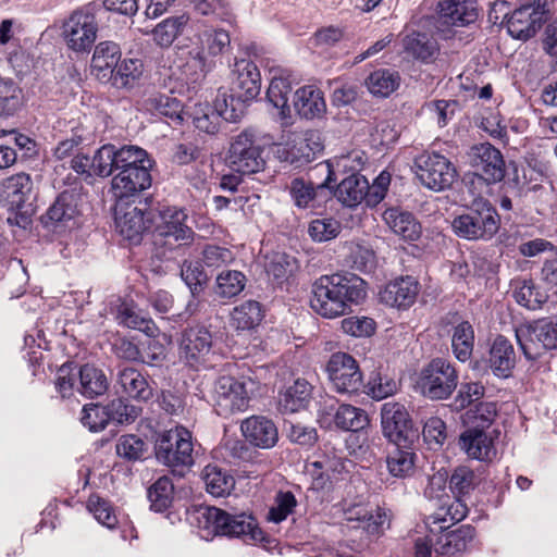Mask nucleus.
I'll return each mask as SVG.
<instances>
[{
    "label": "nucleus",
    "instance_id": "nucleus-28",
    "mask_svg": "<svg viewBox=\"0 0 557 557\" xmlns=\"http://www.w3.org/2000/svg\"><path fill=\"white\" fill-rule=\"evenodd\" d=\"M468 160L476 171L485 173L502 172L505 166L500 151L488 143L473 146L468 153Z\"/></svg>",
    "mask_w": 557,
    "mask_h": 557
},
{
    "label": "nucleus",
    "instance_id": "nucleus-17",
    "mask_svg": "<svg viewBox=\"0 0 557 557\" xmlns=\"http://www.w3.org/2000/svg\"><path fill=\"white\" fill-rule=\"evenodd\" d=\"M212 347L210 331L201 325L191 326L182 333L180 358L189 367L198 368L206 361Z\"/></svg>",
    "mask_w": 557,
    "mask_h": 557
},
{
    "label": "nucleus",
    "instance_id": "nucleus-33",
    "mask_svg": "<svg viewBox=\"0 0 557 557\" xmlns=\"http://www.w3.org/2000/svg\"><path fill=\"white\" fill-rule=\"evenodd\" d=\"M77 392L88 398L103 395L109 386L103 371L88 363L79 368Z\"/></svg>",
    "mask_w": 557,
    "mask_h": 557
},
{
    "label": "nucleus",
    "instance_id": "nucleus-2",
    "mask_svg": "<svg viewBox=\"0 0 557 557\" xmlns=\"http://www.w3.org/2000/svg\"><path fill=\"white\" fill-rule=\"evenodd\" d=\"M156 165L154 159L143 148L125 145L116 149L112 144L101 146L91 159V170L95 174H120L136 171L149 174Z\"/></svg>",
    "mask_w": 557,
    "mask_h": 557
},
{
    "label": "nucleus",
    "instance_id": "nucleus-34",
    "mask_svg": "<svg viewBox=\"0 0 557 557\" xmlns=\"http://www.w3.org/2000/svg\"><path fill=\"white\" fill-rule=\"evenodd\" d=\"M151 176H113L112 191L116 202H127L151 187Z\"/></svg>",
    "mask_w": 557,
    "mask_h": 557
},
{
    "label": "nucleus",
    "instance_id": "nucleus-3",
    "mask_svg": "<svg viewBox=\"0 0 557 557\" xmlns=\"http://www.w3.org/2000/svg\"><path fill=\"white\" fill-rule=\"evenodd\" d=\"M198 525L209 535L230 537H249L256 540L261 531L251 515H230L216 507H205L198 510Z\"/></svg>",
    "mask_w": 557,
    "mask_h": 557
},
{
    "label": "nucleus",
    "instance_id": "nucleus-53",
    "mask_svg": "<svg viewBox=\"0 0 557 557\" xmlns=\"http://www.w3.org/2000/svg\"><path fill=\"white\" fill-rule=\"evenodd\" d=\"M76 213L77 205L74 195L69 190H64L48 209L47 218L54 223H65L71 221Z\"/></svg>",
    "mask_w": 557,
    "mask_h": 557
},
{
    "label": "nucleus",
    "instance_id": "nucleus-50",
    "mask_svg": "<svg viewBox=\"0 0 557 557\" xmlns=\"http://www.w3.org/2000/svg\"><path fill=\"white\" fill-rule=\"evenodd\" d=\"M247 278L240 271H222L216 277L215 294L221 298L235 297L244 290Z\"/></svg>",
    "mask_w": 557,
    "mask_h": 557
},
{
    "label": "nucleus",
    "instance_id": "nucleus-13",
    "mask_svg": "<svg viewBox=\"0 0 557 557\" xmlns=\"http://www.w3.org/2000/svg\"><path fill=\"white\" fill-rule=\"evenodd\" d=\"M381 428L383 435L394 445L411 444L417 436L408 410L396 401L382 405Z\"/></svg>",
    "mask_w": 557,
    "mask_h": 557
},
{
    "label": "nucleus",
    "instance_id": "nucleus-64",
    "mask_svg": "<svg viewBox=\"0 0 557 557\" xmlns=\"http://www.w3.org/2000/svg\"><path fill=\"white\" fill-rule=\"evenodd\" d=\"M81 421L92 432L102 431L109 423L106 408L95 404L83 407Z\"/></svg>",
    "mask_w": 557,
    "mask_h": 557
},
{
    "label": "nucleus",
    "instance_id": "nucleus-61",
    "mask_svg": "<svg viewBox=\"0 0 557 557\" xmlns=\"http://www.w3.org/2000/svg\"><path fill=\"white\" fill-rule=\"evenodd\" d=\"M201 15H213L221 21H230L232 9L226 0H189Z\"/></svg>",
    "mask_w": 557,
    "mask_h": 557
},
{
    "label": "nucleus",
    "instance_id": "nucleus-27",
    "mask_svg": "<svg viewBox=\"0 0 557 557\" xmlns=\"http://www.w3.org/2000/svg\"><path fill=\"white\" fill-rule=\"evenodd\" d=\"M490 364L495 375L508 377L516 364V354L511 343L504 336H497L490 350Z\"/></svg>",
    "mask_w": 557,
    "mask_h": 557
},
{
    "label": "nucleus",
    "instance_id": "nucleus-55",
    "mask_svg": "<svg viewBox=\"0 0 557 557\" xmlns=\"http://www.w3.org/2000/svg\"><path fill=\"white\" fill-rule=\"evenodd\" d=\"M418 170L429 174H457L454 164L444 156L436 152H424L414 159Z\"/></svg>",
    "mask_w": 557,
    "mask_h": 557
},
{
    "label": "nucleus",
    "instance_id": "nucleus-51",
    "mask_svg": "<svg viewBox=\"0 0 557 557\" xmlns=\"http://www.w3.org/2000/svg\"><path fill=\"white\" fill-rule=\"evenodd\" d=\"M197 39L213 58L225 53L231 47L230 34L222 28H207L197 35Z\"/></svg>",
    "mask_w": 557,
    "mask_h": 557
},
{
    "label": "nucleus",
    "instance_id": "nucleus-1",
    "mask_svg": "<svg viewBox=\"0 0 557 557\" xmlns=\"http://www.w3.org/2000/svg\"><path fill=\"white\" fill-rule=\"evenodd\" d=\"M367 297L366 282L355 274L322 275L312 285L311 308L329 319L346 314Z\"/></svg>",
    "mask_w": 557,
    "mask_h": 557
},
{
    "label": "nucleus",
    "instance_id": "nucleus-38",
    "mask_svg": "<svg viewBox=\"0 0 557 557\" xmlns=\"http://www.w3.org/2000/svg\"><path fill=\"white\" fill-rule=\"evenodd\" d=\"M144 73V64L139 59H125L119 62L112 78L109 81L115 88L131 89L139 82Z\"/></svg>",
    "mask_w": 557,
    "mask_h": 557
},
{
    "label": "nucleus",
    "instance_id": "nucleus-56",
    "mask_svg": "<svg viewBox=\"0 0 557 557\" xmlns=\"http://www.w3.org/2000/svg\"><path fill=\"white\" fill-rule=\"evenodd\" d=\"M78 379V371H75V367L72 362L62 364L55 373L54 388L57 394L62 399L71 398L75 391H77L76 381Z\"/></svg>",
    "mask_w": 557,
    "mask_h": 557
},
{
    "label": "nucleus",
    "instance_id": "nucleus-29",
    "mask_svg": "<svg viewBox=\"0 0 557 557\" xmlns=\"http://www.w3.org/2000/svg\"><path fill=\"white\" fill-rule=\"evenodd\" d=\"M408 445H395L386 457L387 470L395 478L405 479L416 471L417 454Z\"/></svg>",
    "mask_w": 557,
    "mask_h": 557
},
{
    "label": "nucleus",
    "instance_id": "nucleus-15",
    "mask_svg": "<svg viewBox=\"0 0 557 557\" xmlns=\"http://www.w3.org/2000/svg\"><path fill=\"white\" fill-rule=\"evenodd\" d=\"M242 117L240 102L236 108L230 107L227 95L223 92L216 96L213 107L206 103L195 110L194 125L203 133L215 134L220 128L221 120L237 122Z\"/></svg>",
    "mask_w": 557,
    "mask_h": 557
},
{
    "label": "nucleus",
    "instance_id": "nucleus-49",
    "mask_svg": "<svg viewBox=\"0 0 557 557\" xmlns=\"http://www.w3.org/2000/svg\"><path fill=\"white\" fill-rule=\"evenodd\" d=\"M516 301L530 310H536L547 301V294L541 290L531 280L518 281L513 290Z\"/></svg>",
    "mask_w": 557,
    "mask_h": 557
},
{
    "label": "nucleus",
    "instance_id": "nucleus-58",
    "mask_svg": "<svg viewBox=\"0 0 557 557\" xmlns=\"http://www.w3.org/2000/svg\"><path fill=\"white\" fill-rule=\"evenodd\" d=\"M108 421H112L119 424L133 422L139 413V409L133 405L126 404L122 397L113 399L107 406Z\"/></svg>",
    "mask_w": 557,
    "mask_h": 557
},
{
    "label": "nucleus",
    "instance_id": "nucleus-11",
    "mask_svg": "<svg viewBox=\"0 0 557 557\" xmlns=\"http://www.w3.org/2000/svg\"><path fill=\"white\" fill-rule=\"evenodd\" d=\"M419 384L423 396L447 399L458 385V373L449 361L436 358L422 370Z\"/></svg>",
    "mask_w": 557,
    "mask_h": 557
},
{
    "label": "nucleus",
    "instance_id": "nucleus-54",
    "mask_svg": "<svg viewBox=\"0 0 557 557\" xmlns=\"http://www.w3.org/2000/svg\"><path fill=\"white\" fill-rule=\"evenodd\" d=\"M174 486L170 478H159L148 490V498L154 511H163L173 500Z\"/></svg>",
    "mask_w": 557,
    "mask_h": 557
},
{
    "label": "nucleus",
    "instance_id": "nucleus-52",
    "mask_svg": "<svg viewBox=\"0 0 557 557\" xmlns=\"http://www.w3.org/2000/svg\"><path fill=\"white\" fill-rule=\"evenodd\" d=\"M474 537V529L471 525H461L460 528L447 532L441 537L442 553L454 555L463 552Z\"/></svg>",
    "mask_w": 557,
    "mask_h": 557
},
{
    "label": "nucleus",
    "instance_id": "nucleus-26",
    "mask_svg": "<svg viewBox=\"0 0 557 557\" xmlns=\"http://www.w3.org/2000/svg\"><path fill=\"white\" fill-rule=\"evenodd\" d=\"M140 104L151 114L169 117L178 124L183 121V103L171 95L153 92L145 97Z\"/></svg>",
    "mask_w": 557,
    "mask_h": 557
},
{
    "label": "nucleus",
    "instance_id": "nucleus-25",
    "mask_svg": "<svg viewBox=\"0 0 557 557\" xmlns=\"http://www.w3.org/2000/svg\"><path fill=\"white\" fill-rule=\"evenodd\" d=\"M293 106L298 115L307 120L320 119L326 112L323 92L312 85L295 91Z\"/></svg>",
    "mask_w": 557,
    "mask_h": 557
},
{
    "label": "nucleus",
    "instance_id": "nucleus-45",
    "mask_svg": "<svg viewBox=\"0 0 557 557\" xmlns=\"http://www.w3.org/2000/svg\"><path fill=\"white\" fill-rule=\"evenodd\" d=\"M293 90L292 84L287 77H273L268 91L267 98L276 109L280 110L282 119L290 117V106L288 104L289 95Z\"/></svg>",
    "mask_w": 557,
    "mask_h": 557
},
{
    "label": "nucleus",
    "instance_id": "nucleus-63",
    "mask_svg": "<svg viewBox=\"0 0 557 557\" xmlns=\"http://www.w3.org/2000/svg\"><path fill=\"white\" fill-rule=\"evenodd\" d=\"M466 414L467 420L473 424L472 428L484 430L490 428L497 414L496 404L479 403L473 409L468 410Z\"/></svg>",
    "mask_w": 557,
    "mask_h": 557
},
{
    "label": "nucleus",
    "instance_id": "nucleus-47",
    "mask_svg": "<svg viewBox=\"0 0 557 557\" xmlns=\"http://www.w3.org/2000/svg\"><path fill=\"white\" fill-rule=\"evenodd\" d=\"M467 512V505L462 503L459 498H456L451 504H447L446 502H444L443 506L440 508L437 512L430 515L426 518V524L430 528L438 524V528L441 530H445L449 527L448 524H446V522H459L463 518H466Z\"/></svg>",
    "mask_w": 557,
    "mask_h": 557
},
{
    "label": "nucleus",
    "instance_id": "nucleus-12",
    "mask_svg": "<svg viewBox=\"0 0 557 557\" xmlns=\"http://www.w3.org/2000/svg\"><path fill=\"white\" fill-rule=\"evenodd\" d=\"M98 32L95 5L88 4L75 10L63 25L67 46L74 51L89 50Z\"/></svg>",
    "mask_w": 557,
    "mask_h": 557
},
{
    "label": "nucleus",
    "instance_id": "nucleus-7",
    "mask_svg": "<svg viewBox=\"0 0 557 557\" xmlns=\"http://www.w3.org/2000/svg\"><path fill=\"white\" fill-rule=\"evenodd\" d=\"M154 449L157 459L168 467L189 468L194 465L191 433L183 426L160 433Z\"/></svg>",
    "mask_w": 557,
    "mask_h": 557
},
{
    "label": "nucleus",
    "instance_id": "nucleus-4",
    "mask_svg": "<svg viewBox=\"0 0 557 557\" xmlns=\"http://www.w3.org/2000/svg\"><path fill=\"white\" fill-rule=\"evenodd\" d=\"M33 191L30 176H8L0 184V205L7 209V223L26 230L33 222L34 208L27 203Z\"/></svg>",
    "mask_w": 557,
    "mask_h": 557
},
{
    "label": "nucleus",
    "instance_id": "nucleus-46",
    "mask_svg": "<svg viewBox=\"0 0 557 557\" xmlns=\"http://www.w3.org/2000/svg\"><path fill=\"white\" fill-rule=\"evenodd\" d=\"M474 331L468 321H462L454 327L451 336L453 352L459 361H467L473 350Z\"/></svg>",
    "mask_w": 557,
    "mask_h": 557
},
{
    "label": "nucleus",
    "instance_id": "nucleus-60",
    "mask_svg": "<svg viewBox=\"0 0 557 557\" xmlns=\"http://www.w3.org/2000/svg\"><path fill=\"white\" fill-rule=\"evenodd\" d=\"M308 232L313 240L327 242L339 234L341 223L333 218L315 219L310 222Z\"/></svg>",
    "mask_w": 557,
    "mask_h": 557
},
{
    "label": "nucleus",
    "instance_id": "nucleus-39",
    "mask_svg": "<svg viewBox=\"0 0 557 557\" xmlns=\"http://www.w3.org/2000/svg\"><path fill=\"white\" fill-rule=\"evenodd\" d=\"M311 398V385L306 380H296L280 397L283 412H296L305 408Z\"/></svg>",
    "mask_w": 557,
    "mask_h": 557
},
{
    "label": "nucleus",
    "instance_id": "nucleus-36",
    "mask_svg": "<svg viewBox=\"0 0 557 557\" xmlns=\"http://www.w3.org/2000/svg\"><path fill=\"white\" fill-rule=\"evenodd\" d=\"M367 176H346L335 191L337 199L347 207H356L367 196Z\"/></svg>",
    "mask_w": 557,
    "mask_h": 557
},
{
    "label": "nucleus",
    "instance_id": "nucleus-19",
    "mask_svg": "<svg viewBox=\"0 0 557 557\" xmlns=\"http://www.w3.org/2000/svg\"><path fill=\"white\" fill-rule=\"evenodd\" d=\"M114 223L116 231L127 240L137 244L147 228L148 221L144 211L128 202H116L114 209Z\"/></svg>",
    "mask_w": 557,
    "mask_h": 557
},
{
    "label": "nucleus",
    "instance_id": "nucleus-16",
    "mask_svg": "<svg viewBox=\"0 0 557 557\" xmlns=\"http://www.w3.org/2000/svg\"><path fill=\"white\" fill-rule=\"evenodd\" d=\"M236 79L232 84V94L227 96L230 107L236 108L242 104L243 115L246 112L247 103L252 101L261 89V77L257 65L242 59L235 63Z\"/></svg>",
    "mask_w": 557,
    "mask_h": 557
},
{
    "label": "nucleus",
    "instance_id": "nucleus-57",
    "mask_svg": "<svg viewBox=\"0 0 557 557\" xmlns=\"http://www.w3.org/2000/svg\"><path fill=\"white\" fill-rule=\"evenodd\" d=\"M181 277L186 283L193 295L201 292L203 285L209 278L201 263L188 261H184L182 265Z\"/></svg>",
    "mask_w": 557,
    "mask_h": 557
},
{
    "label": "nucleus",
    "instance_id": "nucleus-24",
    "mask_svg": "<svg viewBox=\"0 0 557 557\" xmlns=\"http://www.w3.org/2000/svg\"><path fill=\"white\" fill-rule=\"evenodd\" d=\"M419 293V284L412 276L396 278L380 292L382 302L397 308H408L414 301Z\"/></svg>",
    "mask_w": 557,
    "mask_h": 557
},
{
    "label": "nucleus",
    "instance_id": "nucleus-42",
    "mask_svg": "<svg viewBox=\"0 0 557 557\" xmlns=\"http://www.w3.org/2000/svg\"><path fill=\"white\" fill-rule=\"evenodd\" d=\"M263 150L250 148V150L240 153L238 158L227 157V164L236 174H258L267 170V161L262 156Z\"/></svg>",
    "mask_w": 557,
    "mask_h": 557
},
{
    "label": "nucleus",
    "instance_id": "nucleus-5",
    "mask_svg": "<svg viewBox=\"0 0 557 557\" xmlns=\"http://www.w3.org/2000/svg\"><path fill=\"white\" fill-rule=\"evenodd\" d=\"M454 232L465 239H491L499 230V215L486 201H476L472 208L451 222Z\"/></svg>",
    "mask_w": 557,
    "mask_h": 557
},
{
    "label": "nucleus",
    "instance_id": "nucleus-44",
    "mask_svg": "<svg viewBox=\"0 0 557 557\" xmlns=\"http://www.w3.org/2000/svg\"><path fill=\"white\" fill-rule=\"evenodd\" d=\"M262 320L261 306L258 301L247 300L235 307L231 314V323L236 330L249 331Z\"/></svg>",
    "mask_w": 557,
    "mask_h": 557
},
{
    "label": "nucleus",
    "instance_id": "nucleus-48",
    "mask_svg": "<svg viewBox=\"0 0 557 557\" xmlns=\"http://www.w3.org/2000/svg\"><path fill=\"white\" fill-rule=\"evenodd\" d=\"M334 423L344 431L357 432L368 425L369 419L363 409L351 405H341L335 412Z\"/></svg>",
    "mask_w": 557,
    "mask_h": 557
},
{
    "label": "nucleus",
    "instance_id": "nucleus-30",
    "mask_svg": "<svg viewBox=\"0 0 557 557\" xmlns=\"http://www.w3.org/2000/svg\"><path fill=\"white\" fill-rule=\"evenodd\" d=\"M440 12L456 26L469 25L478 18L475 0H443Z\"/></svg>",
    "mask_w": 557,
    "mask_h": 557
},
{
    "label": "nucleus",
    "instance_id": "nucleus-35",
    "mask_svg": "<svg viewBox=\"0 0 557 557\" xmlns=\"http://www.w3.org/2000/svg\"><path fill=\"white\" fill-rule=\"evenodd\" d=\"M347 521L358 522L357 528L366 530L368 533H379L382 527L387 522V513L380 507L368 509L363 506H355L346 511Z\"/></svg>",
    "mask_w": 557,
    "mask_h": 557
},
{
    "label": "nucleus",
    "instance_id": "nucleus-59",
    "mask_svg": "<svg viewBox=\"0 0 557 557\" xmlns=\"http://www.w3.org/2000/svg\"><path fill=\"white\" fill-rule=\"evenodd\" d=\"M116 454L128 461H136L143 458L146 450L145 442L133 434L122 435L115 446Z\"/></svg>",
    "mask_w": 557,
    "mask_h": 557
},
{
    "label": "nucleus",
    "instance_id": "nucleus-14",
    "mask_svg": "<svg viewBox=\"0 0 557 557\" xmlns=\"http://www.w3.org/2000/svg\"><path fill=\"white\" fill-rule=\"evenodd\" d=\"M333 388L341 394L356 393L362 386V374L356 359L346 352L333 354L326 364Z\"/></svg>",
    "mask_w": 557,
    "mask_h": 557
},
{
    "label": "nucleus",
    "instance_id": "nucleus-31",
    "mask_svg": "<svg viewBox=\"0 0 557 557\" xmlns=\"http://www.w3.org/2000/svg\"><path fill=\"white\" fill-rule=\"evenodd\" d=\"M383 220L395 234L405 239L414 240L420 236V224L410 212L389 208L384 211Z\"/></svg>",
    "mask_w": 557,
    "mask_h": 557
},
{
    "label": "nucleus",
    "instance_id": "nucleus-41",
    "mask_svg": "<svg viewBox=\"0 0 557 557\" xmlns=\"http://www.w3.org/2000/svg\"><path fill=\"white\" fill-rule=\"evenodd\" d=\"M202 478L207 491L215 497L228 495L235 486L234 478L226 470L215 465L206 466Z\"/></svg>",
    "mask_w": 557,
    "mask_h": 557
},
{
    "label": "nucleus",
    "instance_id": "nucleus-62",
    "mask_svg": "<svg viewBox=\"0 0 557 557\" xmlns=\"http://www.w3.org/2000/svg\"><path fill=\"white\" fill-rule=\"evenodd\" d=\"M119 320L127 327L152 334L154 324L152 321L140 314L134 307L124 305L119 311Z\"/></svg>",
    "mask_w": 557,
    "mask_h": 557
},
{
    "label": "nucleus",
    "instance_id": "nucleus-43",
    "mask_svg": "<svg viewBox=\"0 0 557 557\" xmlns=\"http://www.w3.org/2000/svg\"><path fill=\"white\" fill-rule=\"evenodd\" d=\"M400 85V75L391 69H380L370 74L367 86L371 94L379 97H387Z\"/></svg>",
    "mask_w": 557,
    "mask_h": 557
},
{
    "label": "nucleus",
    "instance_id": "nucleus-6",
    "mask_svg": "<svg viewBox=\"0 0 557 557\" xmlns=\"http://www.w3.org/2000/svg\"><path fill=\"white\" fill-rule=\"evenodd\" d=\"M547 0H523L512 12H505L502 24L505 23L508 34L513 38L527 41L534 37L546 21Z\"/></svg>",
    "mask_w": 557,
    "mask_h": 557
},
{
    "label": "nucleus",
    "instance_id": "nucleus-10",
    "mask_svg": "<svg viewBox=\"0 0 557 557\" xmlns=\"http://www.w3.org/2000/svg\"><path fill=\"white\" fill-rule=\"evenodd\" d=\"M249 379H237L231 375L220 376L213 388V407L224 418L245 411L249 406Z\"/></svg>",
    "mask_w": 557,
    "mask_h": 557
},
{
    "label": "nucleus",
    "instance_id": "nucleus-40",
    "mask_svg": "<svg viewBox=\"0 0 557 557\" xmlns=\"http://www.w3.org/2000/svg\"><path fill=\"white\" fill-rule=\"evenodd\" d=\"M188 21L189 16L186 14L163 20L152 29L154 42L162 48L170 47L177 36L184 32Z\"/></svg>",
    "mask_w": 557,
    "mask_h": 557
},
{
    "label": "nucleus",
    "instance_id": "nucleus-22",
    "mask_svg": "<svg viewBox=\"0 0 557 557\" xmlns=\"http://www.w3.org/2000/svg\"><path fill=\"white\" fill-rule=\"evenodd\" d=\"M181 55L185 60L182 64L183 73L190 84L202 82L215 67V62L206 57L205 48L198 39L191 46L181 48Z\"/></svg>",
    "mask_w": 557,
    "mask_h": 557
},
{
    "label": "nucleus",
    "instance_id": "nucleus-8",
    "mask_svg": "<svg viewBox=\"0 0 557 557\" xmlns=\"http://www.w3.org/2000/svg\"><path fill=\"white\" fill-rule=\"evenodd\" d=\"M161 222L154 230L156 244L184 253L194 239V231L186 225L187 213L176 207H163L159 210Z\"/></svg>",
    "mask_w": 557,
    "mask_h": 557
},
{
    "label": "nucleus",
    "instance_id": "nucleus-32",
    "mask_svg": "<svg viewBox=\"0 0 557 557\" xmlns=\"http://www.w3.org/2000/svg\"><path fill=\"white\" fill-rule=\"evenodd\" d=\"M405 51L422 62L433 61L438 53L437 41L426 33L413 32L403 39Z\"/></svg>",
    "mask_w": 557,
    "mask_h": 557
},
{
    "label": "nucleus",
    "instance_id": "nucleus-9",
    "mask_svg": "<svg viewBox=\"0 0 557 557\" xmlns=\"http://www.w3.org/2000/svg\"><path fill=\"white\" fill-rule=\"evenodd\" d=\"M516 338L525 358L535 360L547 350L557 349V321L545 318L520 325Z\"/></svg>",
    "mask_w": 557,
    "mask_h": 557
},
{
    "label": "nucleus",
    "instance_id": "nucleus-23",
    "mask_svg": "<svg viewBox=\"0 0 557 557\" xmlns=\"http://www.w3.org/2000/svg\"><path fill=\"white\" fill-rule=\"evenodd\" d=\"M120 61L121 49L117 44L113 41L99 42L91 58V73L99 82L108 84Z\"/></svg>",
    "mask_w": 557,
    "mask_h": 557
},
{
    "label": "nucleus",
    "instance_id": "nucleus-21",
    "mask_svg": "<svg viewBox=\"0 0 557 557\" xmlns=\"http://www.w3.org/2000/svg\"><path fill=\"white\" fill-rule=\"evenodd\" d=\"M240 430L247 442L262 449L272 448L278 440L274 422L262 416L245 419L240 424Z\"/></svg>",
    "mask_w": 557,
    "mask_h": 557
},
{
    "label": "nucleus",
    "instance_id": "nucleus-37",
    "mask_svg": "<svg viewBox=\"0 0 557 557\" xmlns=\"http://www.w3.org/2000/svg\"><path fill=\"white\" fill-rule=\"evenodd\" d=\"M265 259V272L277 284L288 280L298 269L297 260L282 251H274L268 255Z\"/></svg>",
    "mask_w": 557,
    "mask_h": 557
},
{
    "label": "nucleus",
    "instance_id": "nucleus-20",
    "mask_svg": "<svg viewBox=\"0 0 557 557\" xmlns=\"http://www.w3.org/2000/svg\"><path fill=\"white\" fill-rule=\"evenodd\" d=\"M496 431L486 432L478 428L466 430L459 437L460 448L471 458L490 461L496 456L494 435Z\"/></svg>",
    "mask_w": 557,
    "mask_h": 557
},
{
    "label": "nucleus",
    "instance_id": "nucleus-18",
    "mask_svg": "<svg viewBox=\"0 0 557 557\" xmlns=\"http://www.w3.org/2000/svg\"><path fill=\"white\" fill-rule=\"evenodd\" d=\"M114 387L116 393L138 401H148L153 396V388L147 377L136 368L119 366Z\"/></svg>",
    "mask_w": 557,
    "mask_h": 557
}]
</instances>
